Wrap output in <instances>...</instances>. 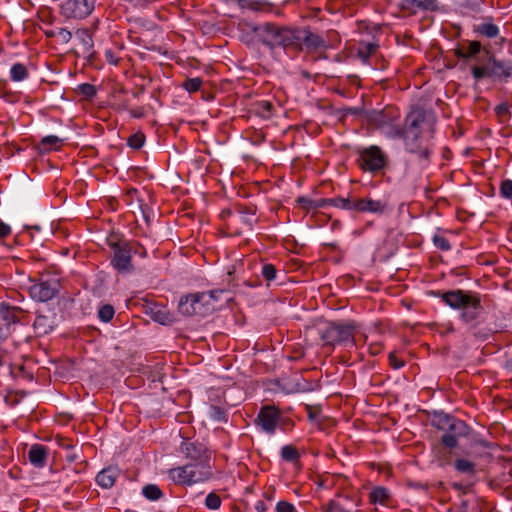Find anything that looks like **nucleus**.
Segmentation results:
<instances>
[{
  "instance_id": "obj_1",
  "label": "nucleus",
  "mask_w": 512,
  "mask_h": 512,
  "mask_svg": "<svg viewBox=\"0 0 512 512\" xmlns=\"http://www.w3.org/2000/svg\"><path fill=\"white\" fill-rule=\"evenodd\" d=\"M441 298L449 307L461 310L460 319L475 338L486 340L492 334V329L479 326L478 319L483 310L479 294L457 289L442 293Z\"/></svg>"
},
{
  "instance_id": "obj_39",
  "label": "nucleus",
  "mask_w": 512,
  "mask_h": 512,
  "mask_svg": "<svg viewBox=\"0 0 512 512\" xmlns=\"http://www.w3.org/2000/svg\"><path fill=\"white\" fill-rule=\"evenodd\" d=\"M10 318L13 320V322H15V316L7 311L6 315L4 316V319L7 321V323L3 326H0V342L10 335Z\"/></svg>"
},
{
  "instance_id": "obj_57",
  "label": "nucleus",
  "mask_w": 512,
  "mask_h": 512,
  "mask_svg": "<svg viewBox=\"0 0 512 512\" xmlns=\"http://www.w3.org/2000/svg\"><path fill=\"white\" fill-rule=\"evenodd\" d=\"M134 244V250L132 251V254H139L141 257L146 256V250L143 246H141L139 243L133 242Z\"/></svg>"
},
{
  "instance_id": "obj_21",
  "label": "nucleus",
  "mask_w": 512,
  "mask_h": 512,
  "mask_svg": "<svg viewBox=\"0 0 512 512\" xmlns=\"http://www.w3.org/2000/svg\"><path fill=\"white\" fill-rule=\"evenodd\" d=\"M34 328L39 335H45L54 328V321L49 316L38 315L34 321Z\"/></svg>"
},
{
  "instance_id": "obj_56",
  "label": "nucleus",
  "mask_w": 512,
  "mask_h": 512,
  "mask_svg": "<svg viewBox=\"0 0 512 512\" xmlns=\"http://www.w3.org/2000/svg\"><path fill=\"white\" fill-rule=\"evenodd\" d=\"M11 233V228L9 225L0 221V238H4Z\"/></svg>"
},
{
  "instance_id": "obj_5",
  "label": "nucleus",
  "mask_w": 512,
  "mask_h": 512,
  "mask_svg": "<svg viewBox=\"0 0 512 512\" xmlns=\"http://www.w3.org/2000/svg\"><path fill=\"white\" fill-rule=\"evenodd\" d=\"M435 425L439 430L444 431L441 436L442 445L450 449L457 447L458 439L466 437L470 430L464 421L447 414L439 416Z\"/></svg>"
},
{
  "instance_id": "obj_13",
  "label": "nucleus",
  "mask_w": 512,
  "mask_h": 512,
  "mask_svg": "<svg viewBox=\"0 0 512 512\" xmlns=\"http://www.w3.org/2000/svg\"><path fill=\"white\" fill-rule=\"evenodd\" d=\"M280 419V411L273 406H264L260 409L255 423L267 434H274Z\"/></svg>"
},
{
  "instance_id": "obj_38",
  "label": "nucleus",
  "mask_w": 512,
  "mask_h": 512,
  "mask_svg": "<svg viewBox=\"0 0 512 512\" xmlns=\"http://www.w3.org/2000/svg\"><path fill=\"white\" fill-rule=\"evenodd\" d=\"M221 505V498L215 493H209L205 499V506L210 510H217Z\"/></svg>"
},
{
  "instance_id": "obj_23",
  "label": "nucleus",
  "mask_w": 512,
  "mask_h": 512,
  "mask_svg": "<svg viewBox=\"0 0 512 512\" xmlns=\"http://www.w3.org/2000/svg\"><path fill=\"white\" fill-rule=\"evenodd\" d=\"M454 468L457 472L470 477L476 474V464L465 458L455 459Z\"/></svg>"
},
{
  "instance_id": "obj_35",
  "label": "nucleus",
  "mask_w": 512,
  "mask_h": 512,
  "mask_svg": "<svg viewBox=\"0 0 512 512\" xmlns=\"http://www.w3.org/2000/svg\"><path fill=\"white\" fill-rule=\"evenodd\" d=\"M281 456L284 460L295 462L299 459V452L291 445H286L281 449Z\"/></svg>"
},
{
  "instance_id": "obj_49",
  "label": "nucleus",
  "mask_w": 512,
  "mask_h": 512,
  "mask_svg": "<svg viewBox=\"0 0 512 512\" xmlns=\"http://www.w3.org/2000/svg\"><path fill=\"white\" fill-rule=\"evenodd\" d=\"M439 455L437 457V462L440 467H445L450 464V453L442 452L441 450L438 452Z\"/></svg>"
},
{
  "instance_id": "obj_51",
  "label": "nucleus",
  "mask_w": 512,
  "mask_h": 512,
  "mask_svg": "<svg viewBox=\"0 0 512 512\" xmlns=\"http://www.w3.org/2000/svg\"><path fill=\"white\" fill-rule=\"evenodd\" d=\"M56 36H58L64 43H68L72 38V33L65 28H59Z\"/></svg>"
},
{
  "instance_id": "obj_64",
  "label": "nucleus",
  "mask_w": 512,
  "mask_h": 512,
  "mask_svg": "<svg viewBox=\"0 0 512 512\" xmlns=\"http://www.w3.org/2000/svg\"><path fill=\"white\" fill-rule=\"evenodd\" d=\"M222 295H223V294H215V295L213 296V298L211 299V301H213V300H219V299L221 298V296H222Z\"/></svg>"
},
{
  "instance_id": "obj_43",
  "label": "nucleus",
  "mask_w": 512,
  "mask_h": 512,
  "mask_svg": "<svg viewBox=\"0 0 512 512\" xmlns=\"http://www.w3.org/2000/svg\"><path fill=\"white\" fill-rule=\"evenodd\" d=\"M422 11H438L440 9L438 0H420Z\"/></svg>"
},
{
  "instance_id": "obj_47",
  "label": "nucleus",
  "mask_w": 512,
  "mask_h": 512,
  "mask_svg": "<svg viewBox=\"0 0 512 512\" xmlns=\"http://www.w3.org/2000/svg\"><path fill=\"white\" fill-rule=\"evenodd\" d=\"M79 90H80L81 94L87 98H92L96 94V88L89 83L81 84L79 86Z\"/></svg>"
},
{
  "instance_id": "obj_20",
  "label": "nucleus",
  "mask_w": 512,
  "mask_h": 512,
  "mask_svg": "<svg viewBox=\"0 0 512 512\" xmlns=\"http://www.w3.org/2000/svg\"><path fill=\"white\" fill-rule=\"evenodd\" d=\"M118 476L119 469L117 467L110 466L104 468L97 474L96 481L102 488L109 489L114 485Z\"/></svg>"
},
{
  "instance_id": "obj_62",
  "label": "nucleus",
  "mask_w": 512,
  "mask_h": 512,
  "mask_svg": "<svg viewBox=\"0 0 512 512\" xmlns=\"http://www.w3.org/2000/svg\"><path fill=\"white\" fill-rule=\"evenodd\" d=\"M130 113L135 118H142L144 116V111H142V110L130 111Z\"/></svg>"
},
{
  "instance_id": "obj_9",
  "label": "nucleus",
  "mask_w": 512,
  "mask_h": 512,
  "mask_svg": "<svg viewBox=\"0 0 512 512\" xmlns=\"http://www.w3.org/2000/svg\"><path fill=\"white\" fill-rule=\"evenodd\" d=\"M358 162L363 170L377 172L385 167L386 156L378 146L372 145L360 151Z\"/></svg>"
},
{
  "instance_id": "obj_15",
  "label": "nucleus",
  "mask_w": 512,
  "mask_h": 512,
  "mask_svg": "<svg viewBox=\"0 0 512 512\" xmlns=\"http://www.w3.org/2000/svg\"><path fill=\"white\" fill-rule=\"evenodd\" d=\"M385 208L386 203L384 201L373 200L370 197L355 198L354 211L382 214Z\"/></svg>"
},
{
  "instance_id": "obj_34",
  "label": "nucleus",
  "mask_w": 512,
  "mask_h": 512,
  "mask_svg": "<svg viewBox=\"0 0 512 512\" xmlns=\"http://www.w3.org/2000/svg\"><path fill=\"white\" fill-rule=\"evenodd\" d=\"M378 48V45L375 43H366L363 44L358 49V56L361 58V60L366 63L368 61V58L376 52Z\"/></svg>"
},
{
  "instance_id": "obj_45",
  "label": "nucleus",
  "mask_w": 512,
  "mask_h": 512,
  "mask_svg": "<svg viewBox=\"0 0 512 512\" xmlns=\"http://www.w3.org/2000/svg\"><path fill=\"white\" fill-rule=\"evenodd\" d=\"M261 273L263 277L268 281H271L276 277V269L272 264L263 265Z\"/></svg>"
},
{
  "instance_id": "obj_17",
  "label": "nucleus",
  "mask_w": 512,
  "mask_h": 512,
  "mask_svg": "<svg viewBox=\"0 0 512 512\" xmlns=\"http://www.w3.org/2000/svg\"><path fill=\"white\" fill-rule=\"evenodd\" d=\"M48 455V448L41 444H34L28 451V458L31 464L37 468H42L46 465Z\"/></svg>"
},
{
  "instance_id": "obj_52",
  "label": "nucleus",
  "mask_w": 512,
  "mask_h": 512,
  "mask_svg": "<svg viewBox=\"0 0 512 512\" xmlns=\"http://www.w3.org/2000/svg\"><path fill=\"white\" fill-rule=\"evenodd\" d=\"M337 496H338V497H342V498H344L345 500H347V501H350V502L354 503V504H355V506H361V504H362L361 499H360V498H358V497H356V496H354V495H352V494L338 493V494H337Z\"/></svg>"
},
{
  "instance_id": "obj_31",
  "label": "nucleus",
  "mask_w": 512,
  "mask_h": 512,
  "mask_svg": "<svg viewBox=\"0 0 512 512\" xmlns=\"http://www.w3.org/2000/svg\"><path fill=\"white\" fill-rule=\"evenodd\" d=\"M63 140L57 136L49 135L42 139L40 146L43 151H48L50 149H57Z\"/></svg>"
},
{
  "instance_id": "obj_60",
  "label": "nucleus",
  "mask_w": 512,
  "mask_h": 512,
  "mask_svg": "<svg viewBox=\"0 0 512 512\" xmlns=\"http://www.w3.org/2000/svg\"><path fill=\"white\" fill-rule=\"evenodd\" d=\"M245 213L247 215L243 217V220L245 223L251 226L256 221V219L254 218V213L249 212L248 210H246Z\"/></svg>"
},
{
  "instance_id": "obj_55",
  "label": "nucleus",
  "mask_w": 512,
  "mask_h": 512,
  "mask_svg": "<svg viewBox=\"0 0 512 512\" xmlns=\"http://www.w3.org/2000/svg\"><path fill=\"white\" fill-rule=\"evenodd\" d=\"M389 362L395 369H399L404 366V362L398 360L394 353L389 354Z\"/></svg>"
},
{
  "instance_id": "obj_6",
  "label": "nucleus",
  "mask_w": 512,
  "mask_h": 512,
  "mask_svg": "<svg viewBox=\"0 0 512 512\" xmlns=\"http://www.w3.org/2000/svg\"><path fill=\"white\" fill-rule=\"evenodd\" d=\"M107 245L113 250L111 265L119 273H131L134 270L131 263L132 251L134 250L133 242L120 239L116 236H110L107 238Z\"/></svg>"
},
{
  "instance_id": "obj_8",
  "label": "nucleus",
  "mask_w": 512,
  "mask_h": 512,
  "mask_svg": "<svg viewBox=\"0 0 512 512\" xmlns=\"http://www.w3.org/2000/svg\"><path fill=\"white\" fill-rule=\"evenodd\" d=\"M354 325L352 323H332L321 332V339L326 345L344 344L354 346Z\"/></svg>"
},
{
  "instance_id": "obj_54",
  "label": "nucleus",
  "mask_w": 512,
  "mask_h": 512,
  "mask_svg": "<svg viewBox=\"0 0 512 512\" xmlns=\"http://www.w3.org/2000/svg\"><path fill=\"white\" fill-rule=\"evenodd\" d=\"M259 107L262 109V111H261L262 116L267 117L271 114V110H272L273 106L270 102L262 101L259 103Z\"/></svg>"
},
{
  "instance_id": "obj_14",
  "label": "nucleus",
  "mask_w": 512,
  "mask_h": 512,
  "mask_svg": "<svg viewBox=\"0 0 512 512\" xmlns=\"http://www.w3.org/2000/svg\"><path fill=\"white\" fill-rule=\"evenodd\" d=\"M488 61L490 78L507 79L512 76V61H499L490 53H485Z\"/></svg>"
},
{
  "instance_id": "obj_28",
  "label": "nucleus",
  "mask_w": 512,
  "mask_h": 512,
  "mask_svg": "<svg viewBox=\"0 0 512 512\" xmlns=\"http://www.w3.org/2000/svg\"><path fill=\"white\" fill-rule=\"evenodd\" d=\"M388 490L384 487H376L370 492L369 499L373 504H384L388 499Z\"/></svg>"
},
{
  "instance_id": "obj_22",
  "label": "nucleus",
  "mask_w": 512,
  "mask_h": 512,
  "mask_svg": "<svg viewBox=\"0 0 512 512\" xmlns=\"http://www.w3.org/2000/svg\"><path fill=\"white\" fill-rule=\"evenodd\" d=\"M366 118L370 124H372L378 128H382V127L388 125L390 122V118L387 116L386 112H384V111H377V110L369 111L366 113Z\"/></svg>"
},
{
  "instance_id": "obj_12",
  "label": "nucleus",
  "mask_w": 512,
  "mask_h": 512,
  "mask_svg": "<svg viewBox=\"0 0 512 512\" xmlns=\"http://www.w3.org/2000/svg\"><path fill=\"white\" fill-rule=\"evenodd\" d=\"M59 287L60 285L56 280L40 281L29 287V294L36 301L47 302L58 294Z\"/></svg>"
},
{
  "instance_id": "obj_25",
  "label": "nucleus",
  "mask_w": 512,
  "mask_h": 512,
  "mask_svg": "<svg viewBox=\"0 0 512 512\" xmlns=\"http://www.w3.org/2000/svg\"><path fill=\"white\" fill-rule=\"evenodd\" d=\"M150 313L151 318L160 324L167 325L172 322V316L165 308L155 306L151 308Z\"/></svg>"
},
{
  "instance_id": "obj_33",
  "label": "nucleus",
  "mask_w": 512,
  "mask_h": 512,
  "mask_svg": "<svg viewBox=\"0 0 512 512\" xmlns=\"http://www.w3.org/2000/svg\"><path fill=\"white\" fill-rule=\"evenodd\" d=\"M398 6L401 11L410 14H416L418 10H421L420 0H402Z\"/></svg>"
},
{
  "instance_id": "obj_26",
  "label": "nucleus",
  "mask_w": 512,
  "mask_h": 512,
  "mask_svg": "<svg viewBox=\"0 0 512 512\" xmlns=\"http://www.w3.org/2000/svg\"><path fill=\"white\" fill-rule=\"evenodd\" d=\"M475 31L487 38H495L499 34V28L493 23H481L476 26Z\"/></svg>"
},
{
  "instance_id": "obj_2",
  "label": "nucleus",
  "mask_w": 512,
  "mask_h": 512,
  "mask_svg": "<svg viewBox=\"0 0 512 512\" xmlns=\"http://www.w3.org/2000/svg\"><path fill=\"white\" fill-rule=\"evenodd\" d=\"M247 28L255 33V37L266 47L274 49L282 47L283 49L294 50V46L299 40L295 34V29L285 26H278L270 22L264 24H247Z\"/></svg>"
},
{
  "instance_id": "obj_7",
  "label": "nucleus",
  "mask_w": 512,
  "mask_h": 512,
  "mask_svg": "<svg viewBox=\"0 0 512 512\" xmlns=\"http://www.w3.org/2000/svg\"><path fill=\"white\" fill-rule=\"evenodd\" d=\"M225 290H212L209 292L195 293L182 297L178 308L181 314L185 316L204 315L215 308L211 304V299L215 294H225Z\"/></svg>"
},
{
  "instance_id": "obj_27",
  "label": "nucleus",
  "mask_w": 512,
  "mask_h": 512,
  "mask_svg": "<svg viewBox=\"0 0 512 512\" xmlns=\"http://www.w3.org/2000/svg\"><path fill=\"white\" fill-rule=\"evenodd\" d=\"M242 9H250L254 11L262 10L266 6L265 0H232Z\"/></svg>"
},
{
  "instance_id": "obj_63",
  "label": "nucleus",
  "mask_w": 512,
  "mask_h": 512,
  "mask_svg": "<svg viewBox=\"0 0 512 512\" xmlns=\"http://www.w3.org/2000/svg\"><path fill=\"white\" fill-rule=\"evenodd\" d=\"M45 35L48 38L55 37L57 35V31H55V30H47V31H45Z\"/></svg>"
},
{
  "instance_id": "obj_37",
  "label": "nucleus",
  "mask_w": 512,
  "mask_h": 512,
  "mask_svg": "<svg viewBox=\"0 0 512 512\" xmlns=\"http://www.w3.org/2000/svg\"><path fill=\"white\" fill-rule=\"evenodd\" d=\"M115 314L114 307L109 304L102 305L98 310V317L103 322H109Z\"/></svg>"
},
{
  "instance_id": "obj_50",
  "label": "nucleus",
  "mask_w": 512,
  "mask_h": 512,
  "mask_svg": "<svg viewBox=\"0 0 512 512\" xmlns=\"http://www.w3.org/2000/svg\"><path fill=\"white\" fill-rule=\"evenodd\" d=\"M296 202L298 203V205L303 208V209H313V204H314V200H311L307 197H298Z\"/></svg>"
},
{
  "instance_id": "obj_59",
  "label": "nucleus",
  "mask_w": 512,
  "mask_h": 512,
  "mask_svg": "<svg viewBox=\"0 0 512 512\" xmlns=\"http://www.w3.org/2000/svg\"><path fill=\"white\" fill-rule=\"evenodd\" d=\"M452 486H453L454 489H456L457 491L462 492L463 494L468 493V491L470 490V486H465L462 483L455 482V483L452 484Z\"/></svg>"
},
{
  "instance_id": "obj_29",
  "label": "nucleus",
  "mask_w": 512,
  "mask_h": 512,
  "mask_svg": "<svg viewBox=\"0 0 512 512\" xmlns=\"http://www.w3.org/2000/svg\"><path fill=\"white\" fill-rule=\"evenodd\" d=\"M354 203H355L354 197H347V198L337 197V198L329 199V205H332L334 207H338L341 209H345V210H354Z\"/></svg>"
},
{
  "instance_id": "obj_16",
  "label": "nucleus",
  "mask_w": 512,
  "mask_h": 512,
  "mask_svg": "<svg viewBox=\"0 0 512 512\" xmlns=\"http://www.w3.org/2000/svg\"><path fill=\"white\" fill-rule=\"evenodd\" d=\"M488 51H482L480 42L472 41L467 46H462L456 52L457 56L462 59H474L476 62L479 58L485 57Z\"/></svg>"
},
{
  "instance_id": "obj_24",
  "label": "nucleus",
  "mask_w": 512,
  "mask_h": 512,
  "mask_svg": "<svg viewBox=\"0 0 512 512\" xmlns=\"http://www.w3.org/2000/svg\"><path fill=\"white\" fill-rule=\"evenodd\" d=\"M478 64L471 67V72L475 80H480L484 77H490L489 65L485 57H481L477 61Z\"/></svg>"
},
{
  "instance_id": "obj_36",
  "label": "nucleus",
  "mask_w": 512,
  "mask_h": 512,
  "mask_svg": "<svg viewBox=\"0 0 512 512\" xmlns=\"http://www.w3.org/2000/svg\"><path fill=\"white\" fill-rule=\"evenodd\" d=\"M210 418L214 421L226 422L227 414L224 409L219 406H210L208 410Z\"/></svg>"
},
{
  "instance_id": "obj_4",
  "label": "nucleus",
  "mask_w": 512,
  "mask_h": 512,
  "mask_svg": "<svg viewBox=\"0 0 512 512\" xmlns=\"http://www.w3.org/2000/svg\"><path fill=\"white\" fill-rule=\"evenodd\" d=\"M169 476L176 484L193 485L210 479L212 471L209 461L202 460L172 468L169 470Z\"/></svg>"
},
{
  "instance_id": "obj_58",
  "label": "nucleus",
  "mask_w": 512,
  "mask_h": 512,
  "mask_svg": "<svg viewBox=\"0 0 512 512\" xmlns=\"http://www.w3.org/2000/svg\"><path fill=\"white\" fill-rule=\"evenodd\" d=\"M388 135L392 138H396V137H401L403 138L404 137V128H393L389 133Z\"/></svg>"
},
{
  "instance_id": "obj_11",
  "label": "nucleus",
  "mask_w": 512,
  "mask_h": 512,
  "mask_svg": "<svg viewBox=\"0 0 512 512\" xmlns=\"http://www.w3.org/2000/svg\"><path fill=\"white\" fill-rule=\"evenodd\" d=\"M295 34L299 37L294 46V51H317L327 48L326 41L319 35L314 34L308 29H295Z\"/></svg>"
},
{
  "instance_id": "obj_10",
  "label": "nucleus",
  "mask_w": 512,
  "mask_h": 512,
  "mask_svg": "<svg viewBox=\"0 0 512 512\" xmlns=\"http://www.w3.org/2000/svg\"><path fill=\"white\" fill-rule=\"evenodd\" d=\"M96 0H66L61 6V13L66 18L84 19L95 8Z\"/></svg>"
},
{
  "instance_id": "obj_61",
  "label": "nucleus",
  "mask_w": 512,
  "mask_h": 512,
  "mask_svg": "<svg viewBox=\"0 0 512 512\" xmlns=\"http://www.w3.org/2000/svg\"><path fill=\"white\" fill-rule=\"evenodd\" d=\"M329 205V199L314 200L313 209L322 208Z\"/></svg>"
},
{
  "instance_id": "obj_30",
  "label": "nucleus",
  "mask_w": 512,
  "mask_h": 512,
  "mask_svg": "<svg viewBox=\"0 0 512 512\" xmlns=\"http://www.w3.org/2000/svg\"><path fill=\"white\" fill-rule=\"evenodd\" d=\"M143 495L151 501L159 500L163 493L161 489L155 484H147L142 489Z\"/></svg>"
},
{
  "instance_id": "obj_32",
  "label": "nucleus",
  "mask_w": 512,
  "mask_h": 512,
  "mask_svg": "<svg viewBox=\"0 0 512 512\" xmlns=\"http://www.w3.org/2000/svg\"><path fill=\"white\" fill-rule=\"evenodd\" d=\"M10 75L13 81H22L27 77L28 71L23 64L16 63L11 67Z\"/></svg>"
},
{
  "instance_id": "obj_42",
  "label": "nucleus",
  "mask_w": 512,
  "mask_h": 512,
  "mask_svg": "<svg viewBox=\"0 0 512 512\" xmlns=\"http://www.w3.org/2000/svg\"><path fill=\"white\" fill-rule=\"evenodd\" d=\"M500 193L504 198L512 200V180H504L500 186Z\"/></svg>"
},
{
  "instance_id": "obj_3",
  "label": "nucleus",
  "mask_w": 512,
  "mask_h": 512,
  "mask_svg": "<svg viewBox=\"0 0 512 512\" xmlns=\"http://www.w3.org/2000/svg\"><path fill=\"white\" fill-rule=\"evenodd\" d=\"M426 120L425 111L416 110L410 112L405 119L404 144L408 153L415 154L421 163H427L430 156V148L421 140V126Z\"/></svg>"
},
{
  "instance_id": "obj_40",
  "label": "nucleus",
  "mask_w": 512,
  "mask_h": 512,
  "mask_svg": "<svg viewBox=\"0 0 512 512\" xmlns=\"http://www.w3.org/2000/svg\"><path fill=\"white\" fill-rule=\"evenodd\" d=\"M202 85V80L198 77L196 78H188L184 81L183 83V87L188 91V92H196L200 89Z\"/></svg>"
},
{
  "instance_id": "obj_46",
  "label": "nucleus",
  "mask_w": 512,
  "mask_h": 512,
  "mask_svg": "<svg viewBox=\"0 0 512 512\" xmlns=\"http://www.w3.org/2000/svg\"><path fill=\"white\" fill-rule=\"evenodd\" d=\"M435 246L441 250L447 251L451 248L449 241L440 235H435L433 238Z\"/></svg>"
},
{
  "instance_id": "obj_44",
  "label": "nucleus",
  "mask_w": 512,
  "mask_h": 512,
  "mask_svg": "<svg viewBox=\"0 0 512 512\" xmlns=\"http://www.w3.org/2000/svg\"><path fill=\"white\" fill-rule=\"evenodd\" d=\"M495 113L501 121H504L505 117L510 115V106L507 103H501L495 107Z\"/></svg>"
},
{
  "instance_id": "obj_41",
  "label": "nucleus",
  "mask_w": 512,
  "mask_h": 512,
  "mask_svg": "<svg viewBox=\"0 0 512 512\" xmlns=\"http://www.w3.org/2000/svg\"><path fill=\"white\" fill-rule=\"evenodd\" d=\"M145 136L142 133H135L128 138V145L133 149H139L143 146Z\"/></svg>"
},
{
  "instance_id": "obj_18",
  "label": "nucleus",
  "mask_w": 512,
  "mask_h": 512,
  "mask_svg": "<svg viewBox=\"0 0 512 512\" xmlns=\"http://www.w3.org/2000/svg\"><path fill=\"white\" fill-rule=\"evenodd\" d=\"M182 451L185 453L186 457L192 461L191 463L200 462L202 460L209 461V455L205 447L201 444L185 443Z\"/></svg>"
},
{
  "instance_id": "obj_48",
  "label": "nucleus",
  "mask_w": 512,
  "mask_h": 512,
  "mask_svg": "<svg viewBox=\"0 0 512 512\" xmlns=\"http://www.w3.org/2000/svg\"><path fill=\"white\" fill-rule=\"evenodd\" d=\"M277 512H295L293 504L287 501H279L276 505Z\"/></svg>"
},
{
  "instance_id": "obj_53",
  "label": "nucleus",
  "mask_w": 512,
  "mask_h": 512,
  "mask_svg": "<svg viewBox=\"0 0 512 512\" xmlns=\"http://www.w3.org/2000/svg\"><path fill=\"white\" fill-rule=\"evenodd\" d=\"M247 24L248 23H245L244 24V29H243V35L241 37L242 41L249 44L250 42H252L253 40V35H255V33L251 32L248 28H247Z\"/></svg>"
},
{
  "instance_id": "obj_19",
  "label": "nucleus",
  "mask_w": 512,
  "mask_h": 512,
  "mask_svg": "<svg viewBox=\"0 0 512 512\" xmlns=\"http://www.w3.org/2000/svg\"><path fill=\"white\" fill-rule=\"evenodd\" d=\"M75 35L82 45V54L92 59L95 52L91 31L87 28H81L76 31Z\"/></svg>"
}]
</instances>
